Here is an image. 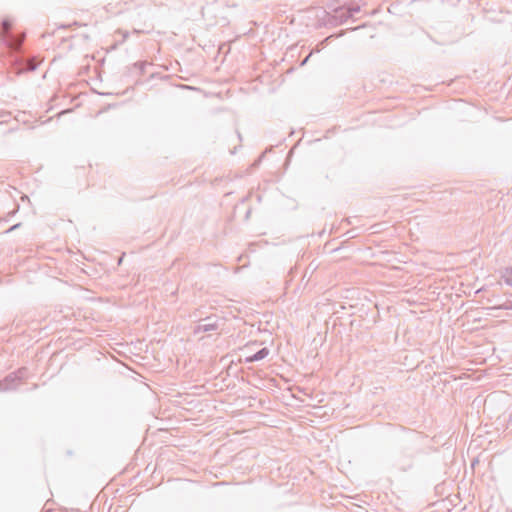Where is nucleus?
<instances>
[{
	"instance_id": "f03ea898",
	"label": "nucleus",
	"mask_w": 512,
	"mask_h": 512,
	"mask_svg": "<svg viewBox=\"0 0 512 512\" xmlns=\"http://www.w3.org/2000/svg\"><path fill=\"white\" fill-rule=\"evenodd\" d=\"M360 11V5L357 3H352L349 5H343L340 7H336L333 9V15L329 18V23L332 25H342L348 19L352 18L355 13Z\"/></svg>"
},
{
	"instance_id": "ddd939ff",
	"label": "nucleus",
	"mask_w": 512,
	"mask_h": 512,
	"mask_svg": "<svg viewBox=\"0 0 512 512\" xmlns=\"http://www.w3.org/2000/svg\"><path fill=\"white\" fill-rule=\"evenodd\" d=\"M346 234L349 235V238H354L355 237V234H353V230L347 231Z\"/></svg>"
},
{
	"instance_id": "1a4fd4ad",
	"label": "nucleus",
	"mask_w": 512,
	"mask_h": 512,
	"mask_svg": "<svg viewBox=\"0 0 512 512\" xmlns=\"http://www.w3.org/2000/svg\"><path fill=\"white\" fill-rule=\"evenodd\" d=\"M2 29L8 31L12 27V22L9 19H3L1 22Z\"/></svg>"
},
{
	"instance_id": "9d476101",
	"label": "nucleus",
	"mask_w": 512,
	"mask_h": 512,
	"mask_svg": "<svg viewBox=\"0 0 512 512\" xmlns=\"http://www.w3.org/2000/svg\"><path fill=\"white\" fill-rule=\"evenodd\" d=\"M0 40H1L2 42H4V43H8V42H9L8 36H7V35H5V33H4V32H3V33H1V35H0Z\"/></svg>"
},
{
	"instance_id": "39448f33",
	"label": "nucleus",
	"mask_w": 512,
	"mask_h": 512,
	"mask_svg": "<svg viewBox=\"0 0 512 512\" xmlns=\"http://www.w3.org/2000/svg\"><path fill=\"white\" fill-rule=\"evenodd\" d=\"M268 354H269V349L267 347L261 348L259 351H257L253 355L247 356L245 359V362L252 363V362L260 361V360L266 358L268 356Z\"/></svg>"
},
{
	"instance_id": "f8f14e48",
	"label": "nucleus",
	"mask_w": 512,
	"mask_h": 512,
	"mask_svg": "<svg viewBox=\"0 0 512 512\" xmlns=\"http://www.w3.org/2000/svg\"><path fill=\"white\" fill-rule=\"evenodd\" d=\"M311 56V53L301 62V66L305 65L308 61V59L310 58Z\"/></svg>"
},
{
	"instance_id": "9b49d317",
	"label": "nucleus",
	"mask_w": 512,
	"mask_h": 512,
	"mask_svg": "<svg viewBox=\"0 0 512 512\" xmlns=\"http://www.w3.org/2000/svg\"><path fill=\"white\" fill-rule=\"evenodd\" d=\"M20 226H21V223H17V224H15V225L11 226V227L6 231V233H9V232H11V231H14L15 229H18Z\"/></svg>"
},
{
	"instance_id": "20e7f679",
	"label": "nucleus",
	"mask_w": 512,
	"mask_h": 512,
	"mask_svg": "<svg viewBox=\"0 0 512 512\" xmlns=\"http://www.w3.org/2000/svg\"><path fill=\"white\" fill-rule=\"evenodd\" d=\"M205 323L199 324L194 328V334H199L202 332H209L217 330L219 327V324L216 320H213V317H207L203 319Z\"/></svg>"
},
{
	"instance_id": "0eeeda50",
	"label": "nucleus",
	"mask_w": 512,
	"mask_h": 512,
	"mask_svg": "<svg viewBox=\"0 0 512 512\" xmlns=\"http://www.w3.org/2000/svg\"><path fill=\"white\" fill-rule=\"evenodd\" d=\"M491 309L512 310V300H506L504 303L492 307Z\"/></svg>"
},
{
	"instance_id": "f257e3e1",
	"label": "nucleus",
	"mask_w": 512,
	"mask_h": 512,
	"mask_svg": "<svg viewBox=\"0 0 512 512\" xmlns=\"http://www.w3.org/2000/svg\"><path fill=\"white\" fill-rule=\"evenodd\" d=\"M422 436L409 433L402 441L399 451L392 458L391 466L399 472H408L414 467V459L421 452Z\"/></svg>"
},
{
	"instance_id": "7ed1b4c3",
	"label": "nucleus",
	"mask_w": 512,
	"mask_h": 512,
	"mask_svg": "<svg viewBox=\"0 0 512 512\" xmlns=\"http://www.w3.org/2000/svg\"><path fill=\"white\" fill-rule=\"evenodd\" d=\"M28 369L22 367L15 372H11L4 379L0 380V392L15 390L20 382L27 377Z\"/></svg>"
},
{
	"instance_id": "6e6552de",
	"label": "nucleus",
	"mask_w": 512,
	"mask_h": 512,
	"mask_svg": "<svg viewBox=\"0 0 512 512\" xmlns=\"http://www.w3.org/2000/svg\"><path fill=\"white\" fill-rule=\"evenodd\" d=\"M146 66H147V62H145V61L144 62H136L133 64V67L137 68L139 70L140 74L144 73Z\"/></svg>"
},
{
	"instance_id": "423d86ee",
	"label": "nucleus",
	"mask_w": 512,
	"mask_h": 512,
	"mask_svg": "<svg viewBox=\"0 0 512 512\" xmlns=\"http://www.w3.org/2000/svg\"><path fill=\"white\" fill-rule=\"evenodd\" d=\"M501 278L508 286L512 287V268L507 267L501 273Z\"/></svg>"
},
{
	"instance_id": "4468645a",
	"label": "nucleus",
	"mask_w": 512,
	"mask_h": 512,
	"mask_svg": "<svg viewBox=\"0 0 512 512\" xmlns=\"http://www.w3.org/2000/svg\"><path fill=\"white\" fill-rule=\"evenodd\" d=\"M19 206H16V208L11 212L9 213L10 215H14L16 213V211L18 210Z\"/></svg>"
}]
</instances>
